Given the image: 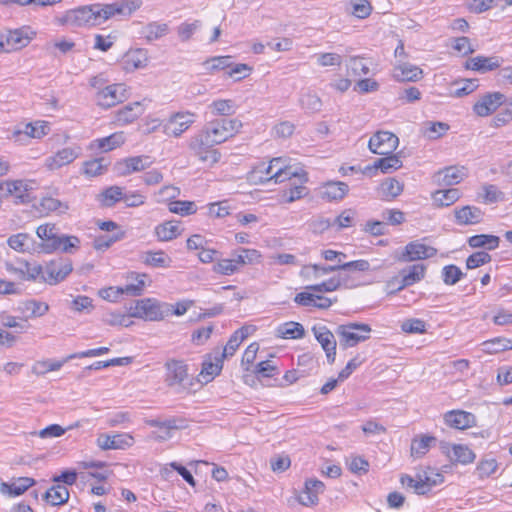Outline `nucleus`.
<instances>
[{
  "label": "nucleus",
  "mask_w": 512,
  "mask_h": 512,
  "mask_svg": "<svg viewBox=\"0 0 512 512\" xmlns=\"http://www.w3.org/2000/svg\"><path fill=\"white\" fill-rule=\"evenodd\" d=\"M484 194L483 200L485 203H497L504 200V193L500 191L497 186L493 184H487L483 187Z\"/></svg>",
  "instance_id": "obj_62"
},
{
  "label": "nucleus",
  "mask_w": 512,
  "mask_h": 512,
  "mask_svg": "<svg viewBox=\"0 0 512 512\" xmlns=\"http://www.w3.org/2000/svg\"><path fill=\"white\" fill-rule=\"evenodd\" d=\"M467 175L465 167L450 166L436 173V182L441 186H452L460 183Z\"/></svg>",
  "instance_id": "obj_20"
},
{
  "label": "nucleus",
  "mask_w": 512,
  "mask_h": 512,
  "mask_svg": "<svg viewBox=\"0 0 512 512\" xmlns=\"http://www.w3.org/2000/svg\"><path fill=\"white\" fill-rule=\"evenodd\" d=\"M491 261V255L484 251H479L471 254L466 260V267L468 269L478 268Z\"/></svg>",
  "instance_id": "obj_63"
},
{
  "label": "nucleus",
  "mask_w": 512,
  "mask_h": 512,
  "mask_svg": "<svg viewBox=\"0 0 512 512\" xmlns=\"http://www.w3.org/2000/svg\"><path fill=\"white\" fill-rule=\"evenodd\" d=\"M461 197V193L457 188H449L445 190H437L433 193V199L439 206H450Z\"/></svg>",
  "instance_id": "obj_42"
},
{
  "label": "nucleus",
  "mask_w": 512,
  "mask_h": 512,
  "mask_svg": "<svg viewBox=\"0 0 512 512\" xmlns=\"http://www.w3.org/2000/svg\"><path fill=\"white\" fill-rule=\"evenodd\" d=\"M436 441V437L430 435L415 437L411 442V455L417 458L424 456L429 451L431 445H434Z\"/></svg>",
  "instance_id": "obj_32"
},
{
  "label": "nucleus",
  "mask_w": 512,
  "mask_h": 512,
  "mask_svg": "<svg viewBox=\"0 0 512 512\" xmlns=\"http://www.w3.org/2000/svg\"><path fill=\"white\" fill-rule=\"evenodd\" d=\"M123 84H113L105 87L97 95L98 104L104 108H110L125 98Z\"/></svg>",
  "instance_id": "obj_15"
},
{
  "label": "nucleus",
  "mask_w": 512,
  "mask_h": 512,
  "mask_svg": "<svg viewBox=\"0 0 512 512\" xmlns=\"http://www.w3.org/2000/svg\"><path fill=\"white\" fill-rule=\"evenodd\" d=\"M5 36L8 50H18L27 46L30 41V37L22 29L9 31Z\"/></svg>",
  "instance_id": "obj_37"
},
{
  "label": "nucleus",
  "mask_w": 512,
  "mask_h": 512,
  "mask_svg": "<svg viewBox=\"0 0 512 512\" xmlns=\"http://www.w3.org/2000/svg\"><path fill=\"white\" fill-rule=\"evenodd\" d=\"M371 331L370 325L357 322L342 324L336 328L340 346L343 348L354 347L358 343L368 340Z\"/></svg>",
  "instance_id": "obj_5"
},
{
  "label": "nucleus",
  "mask_w": 512,
  "mask_h": 512,
  "mask_svg": "<svg viewBox=\"0 0 512 512\" xmlns=\"http://www.w3.org/2000/svg\"><path fill=\"white\" fill-rule=\"evenodd\" d=\"M400 482L402 485L414 489L415 493L419 495H424L427 493V485L428 482L424 481L421 476L418 477V480H415L411 476L405 474L401 476Z\"/></svg>",
  "instance_id": "obj_55"
},
{
  "label": "nucleus",
  "mask_w": 512,
  "mask_h": 512,
  "mask_svg": "<svg viewBox=\"0 0 512 512\" xmlns=\"http://www.w3.org/2000/svg\"><path fill=\"white\" fill-rule=\"evenodd\" d=\"M125 142V136L123 132L113 133L108 137H104L101 139H96L91 144L92 148L100 149L104 152L111 151L119 146H121Z\"/></svg>",
  "instance_id": "obj_31"
},
{
  "label": "nucleus",
  "mask_w": 512,
  "mask_h": 512,
  "mask_svg": "<svg viewBox=\"0 0 512 512\" xmlns=\"http://www.w3.org/2000/svg\"><path fill=\"white\" fill-rule=\"evenodd\" d=\"M128 313L133 318L146 321H160L170 313V308L154 298H144L135 300L128 308Z\"/></svg>",
  "instance_id": "obj_4"
},
{
  "label": "nucleus",
  "mask_w": 512,
  "mask_h": 512,
  "mask_svg": "<svg viewBox=\"0 0 512 512\" xmlns=\"http://www.w3.org/2000/svg\"><path fill=\"white\" fill-rule=\"evenodd\" d=\"M41 210L49 213L54 211H59L60 213H65L68 210V204L61 202L60 200L47 196L43 197L40 201Z\"/></svg>",
  "instance_id": "obj_53"
},
{
  "label": "nucleus",
  "mask_w": 512,
  "mask_h": 512,
  "mask_svg": "<svg viewBox=\"0 0 512 512\" xmlns=\"http://www.w3.org/2000/svg\"><path fill=\"white\" fill-rule=\"evenodd\" d=\"M239 270L237 264L234 262V256L230 259L219 260L213 267V271L223 275H232Z\"/></svg>",
  "instance_id": "obj_61"
},
{
  "label": "nucleus",
  "mask_w": 512,
  "mask_h": 512,
  "mask_svg": "<svg viewBox=\"0 0 512 512\" xmlns=\"http://www.w3.org/2000/svg\"><path fill=\"white\" fill-rule=\"evenodd\" d=\"M467 242L471 248H485L487 250H494L498 248L500 238L495 235L479 234L469 237Z\"/></svg>",
  "instance_id": "obj_33"
},
{
  "label": "nucleus",
  "mask_w": 512,
  "mask_h": 512,
  "mask_svg": "<svg viewBox=\"0 0 512 512\" xmlns=\"http://www.w3.org/2000/svg\"><path fill=\"white\" fill-rule=\"evenodd\" d=\"M277 336L281 338L300 339L305 335L304 327L298 322H286L277 328Z\"/></svg>",
  "instance_id": "obj_36"
},
{
  "label": "nucleus",
  "mask_w": 512,
  "mask_h": 512,
  "mask_svg": "<svg viewBox=\"0 0 512 512\" xmlns=\"http://www.w3.org/2000/svg\"><path fill=\"white\" fill-rule=\"evenodd\" d=\"M18 310L26 316V318H35L45 315L49 310V305L35 299L25 300L20 303Z\"/></svg>",
  "instance_id": "obj_27"
},
{
  "label": "nucleus",
  "mask_w": 512,
  "mask_h": 512,
  "mask_svg": "<svg viewBox=\"0 0 512 512\" xmlns=\"http://www.w3.org/2000/svg\"><path fill=\"white\" fill-rule=\"evenodd\" d=\"M142 113V107L139 102H135L133 104H129L125 106L123 109L118 111V120L129 123L135 120Z\"/></svg>",
  "instance_id": "obj_52"
},
{
  "label": "nucleus",
  "mask_w": 512,
  "mask_h": 512,
  "mask_svg": "<svg viewBox=\"0 0 512 512\" xmlns=\"http://www.w3.org/2000/svg\"><path fill=\"white\" fill-rule=\"evenodd\" d=\"M124 237V232L120 231L111 236L108 235H100L96 237L93 241V247L96 250H105L108 249L113 243L121 240Z\"/></svg>",
  "instance_id": "obj_56"
},
{
  "label": "nucleus",
  "mask_w": 512,
  "mask_h": 512,
  "mask_svg": "<svg viewBox=\"0 0 512 512\" xmlns=\"http://www.w3.org/2000/svg\"><path fill=\"white\" fill-rule=\"evenodd\" d=\"M67 361L68 360H66V359H64L63 361H51V360L37 361L32 366V373L37 376H41L50 371H57Z\"/></svg>",
  "instance_id": "obj_51"
},
{
  "label": "nucleus",
  "mask_w": 512,
  "mask_h": 512,
  "mask_svg": "<svg viewBox=\"0 0 512 512\" xmlns=\"http://www.w3.org/2000/svg\"><path fill=\"white\" fill-rule=\"evenodd\" d=\"M1 190H6L7 195L14 196L20 203L30 202L29 188L22 180L7 181L0 185Z\"/></svg>",
  "instance_id": "obj_26"
},
{
  "label": "nucleus",
  "mask_w": 512,
  "mask_h": 512,
  "mask_svg": "<svg viewBox=\"0 0 512 512\" xmlns=\"http://www.w3.org/2000/svg\"><path fill=\"white\" fill-rule=\"evenodd\" d=\"M242 127V122L238 119H214L205 124V126L195 135H193V148L199 150L202 145L215 146L221 144L237 134Z\"/></svg>",
  "instance_id": "obj_2"
},
{
  "label": "nucleus",
  "mask_w": 512,
  "mask_h": 512,
  "mask_svg": "<svg viewBox=\"0 0 512 512\" xmlns=\"http://www.w3.org/2000/svg\"><path fill=\"white\" fill-rule=\"evenodd\" d=\"M386 157L377 159L372 167H367V170L380 169L383 173H388L390 170H397L402 167V161L395 154L385 155Z\"/></svg>",
  "instance_id": "obj_38"
},
{
  "label": "nucleus",
  "mask_w": 512,
  "mask_h": 512,
  "mask_svg": "<svg viewBox=\"0 0 512 512\" xmlns=\"http://www.w3.org/2000/svg\"><path fill=\"white\" fill-rule=\"evenodd\" d=\"M152 164L149 156H135L124 159L118 163L119 173L123 176H127L133 172L142 171L148 168Z\"/></svg>",
  "instance_id": "obj_22"
},
{
  "label": "nucleus",
  "mask_w": 512,
  "mask_h": 512,
  "mask_svg": "<svg viewBox=\"0 0 512 512\" xmlns=\"http://www.w3.org/2000/svg\"><path fill=\"white\" fill-rule=\"evenodd\" d=\"M455 221L460 226L476 225L483 221L484 212L476 206L466 205L454 210Z\"/></svg>",
  "instance_id": "obj_16"
},
{
  "label": "nucleus",
  "mask_w": 512,
  "mask_h": 512,
  "mask_svg": "<svg viewBox=\"0 0 512 512\" xmlns=\"http://www.w3.org/2000/svg\"><path fill=\"white\" fill-rule=\"evenodd\" d=\"M194 117L195 115L190 112L175 113L170 117L166 125V131L168 134L178 137L194 123Z\"/></svg>",
  "instance_id": "obj_14"
},
{
  "label": "nucleus",
  "mask_w": 512,
  "mask_h": 512,
  "mask_svg": "<svg viewBox=\"0 0 512 512\" xmlns=\"http://www.w3.org/2000/svg\"><path fill=\"white\" fill-rule=\"evenodd\" d=\"M349 188L348 185L341 181H330L323 186L321 196L329 201L343 199Z\"/></svg>",
  "instance_id": "obj_29"
},
{
  "label": "nucleus",
  "mask_w": 512,
  "mask_h": 512,
  "mask_svg": "<svg viewBox=\"0 0 512 512\" xmlns=\"http://www.w3.org/2000/svg\"><path fill=\"white\" fill-rule=\"evenodd\" d=\"M399 145L398 137L392 132L378 131L369 140V150L378 155L392 154Z\"/></svg>",
  "instance_id": "obj_7"
},
{
  "label": "nucleus",
  "mask_w": 512,
  "mask_h": 512,
  "mask_svg": "<svg viewBox=\"0 0 512 512\" xmlns=\"http://www.w3.org/2000/svg\"><path fill=\"white\" fill-rule=\"evenodd\" d=\"M178 222L165 221L155 227V235L159 241H170L180 235Z\"/></svg>",
  "instance_id": "obj_34"
},
{
  "label": "nucleus",
  "mask_w": 512,
  "mask_h": 512,
  "mask_svg": "<svg viewBox=\"0 0 512 512\" xmlns=\"http://www.w3.org/2000/svg\"><path fill=\"white\" fill-rule=\"evenodd\" d=\"M475 420L474 414L463 410H452L444 415V421L448 426L460 430L471 427Z\"/></svg>",
  "instance_id": "obj_21"
},
{
  "label": "nucleus",
  "mask_w": 512,
  "mask_h": 512,
  "mask_svg": "<svg viewBox=\"0 0 512 512\" xmlns=\"http://www.w3.org/2000/svg\"><path fill=\"white\" fill-rule=\"evenodd\" d=\"M7 244L17 252H28L32 247L33 239L27 233H18L10 236Z\"/></svg>",
  "instance_id": "obj_40"
},
{
  "label": "nucleus",
  "mask_w": 512,
  "mask_h": 512,
  "mask_svg": "<svg viewBox=\"0 0 512 512\" xmlns=\"http://www.w3.org/2000/svg\"><path fill=\"white\" fill-rule=\"evenodd\" d=\"M58 233L59 232L55 224H44L38 226V228L36 229V234L42 240L40 247L43 252H47L49 248L48 244H50L54 240L55 236Z\"/></svg>",
  "instance_id": "obj_43"
},
{
  "label": "nucleus",
  "mask_w": 512,
  "mask_h": 512,
  "mask_svg": "<svg viewBox=\"0 0 512 512\" xmlns=\"http://www.w3.org/2000/svg\"><path fill=\"white\" fill-rule=\"evenodd\" d=\"M137 0H120L110 4H92L81 6L66 12L63 22L74 26H97L116 15H131L140 8Z\"/></svg>",
  "instance_id": "obj_1"
},
{
  "label": "nucleus",
  "mask_w": 512,
  "mask_h": 512,
  "mask_svg": "<svg viewBox=\"0 0 512 512\" xmlns=\"http://www.w3.org/2000/svg\"><path fill=\"white\" fill-rule=\"evenodd\" d=\"M347 281L346 277L335 276L320 284L307 286L306 289L313 292H333L339 289Z\"/></svg>",
  "instance_id": "obj_41"
},
{
  "label": "nucleus",
  "mask_w": 512,
  "mask_h": 512,
  "mask_svg": "<svg viewBox=\"0 0 512 512\" xmlns=\"http://www.w3.org/2000/svg\"><path fill=\"white\" fill-rule=\"evenodd\" d=\"M225 355H220V350L216 349L213 353L207 354L202 363V369L200 371V377L208 383L214 379L215 376L219 375L223 368V361Z\"/></svg>",
  "instance_id": "obj_11"
},
{
  "label": "nucleus",
  "mask_w": 512,
  "mask_h": 512,
  "mask_svg": "<svg viewBox=\"0 0 512 512\" xmlns=\"http://www.w3.org/2000/svg\"><path fill=\"white\" fill-rule=\"evenodd\" d=\"M165 385L175 394L188 393L192 378L188 373V365L183 360L170 359L165 365Z\"/></svg>",
  "instance_id": "obj_3"
},
{
  "label": "nucleus",
  "mask_w": 512,
  "mask_h": 512,
  "mask_svg": "<svg viewBox=\"0 0 512 512\" xmlns=\"http://www.w3.org/2000/svg\"><path fill=\"white\" fill-rule=\"evenodd\" d=\"M425 274V266L424 265H413L409 268L407 274L403 275L402 283L397 288V291L404 289L406 286H410L415 282L420 281Z\"/></svg>",
  "instance_id": "obj_49"
},
{
  "label": "nucleus",
  "mask_w": 512,
  "mask_h": 512,
  "mask_svg": "<svg viewBox=\"0 0 512 512\" xmlns=\"http://www.w3.org/2000/svg\"><path fill=\"white\" fill-rule=\"evenodd\" d=\"M188 147L201 162H210V166L218 163L221 158V153L217 149H213L214 146L202 145L199 150L193 148V136L189 140Z\"/></svg>",
  "instance_id": "obj_30"
},
{
  "label": "nucleus",
  "mask_w": 512,
  "mask_h": 512,
  "mask_svg": "<svg viewBox=\"0 0 512 512\" xmlns=\"http://www.w3.org/2000/svg\"><path fill=\"white\" fill-rule=\"evenodd\" d=\"M123 193V189L119 186L106 188L99 196L102 206H114L117 202L122 201Z\"/></svg>",
  "instance_id": "obj_45"
},
{
  "label": "nucleus",
  "mask_w": 512,
  "mask_h": 512,
  "mask_svg": "<svg viewBox=\"0 0 512 512\" xmlns=\"http://www.w3.org/2000/svg\"><path fill=\"white\" fill-rule=\"evenodd\" d=\"M168 32V26L165 23L159 24L156 22L149 23L145 27V37L148 41H153L161 38Z\"/></svg>",
  "instance_id": "obj_59"
},
{
  "label": "nucleus",
  "mask_w": 512,
  "mask_h": 512,
  "mask_svg": "<svg viewBox=\"0 0 512 512\" xmlns=\"http://www.w3.org/2000/svg\"><path fill=\"white\" fill-rule=\"evenodd\" d=\"M498 462L495 458H483L477 465L476 471L480 478L489 477L496 472Z\"/></svg>",
  "instance_id": "obj_58"
},
{
  "label": "nucleus",
  "mask_w": 512,
  "mask_h": 512,
  "mask_svg": "<svg viewBox=\"0 0 512 512\" xmlns=\"http://www.w3.org/2000/svg\"><path fill=\"white\" fill-rule=\"evenodd\" d=\"M196 210V205L192 201L177 200L169 203V211L182 216L194 214Z\"/></svg>",
  "instance_id": "obj_54"
},
{
  "label": "nucleus",
  "mask_w": 512,
  "mask_h": 512,
  "mask_svg": "<svg viewBox=\"0 0 512 512\" xmlns=\"http://www.w3.org/2000/svg\"><path fill=\"white\" fill-rule=\"evenodd\" d=\"M69 496V491L65 485L54 484L45 492L43 498L52 506H60L68 502Z\"/></svg>",
  "instance_id": "obj_28"
},
{
  "label": "nucleus",
  "mask_w": 512,
  "mask_h": 512,
  "mask_svg": "<svg viewBox=\"0 0 512 512\" xmlns=\"http://www.w3.org/2000/svg\"><path fill=\"white\" fill-rule=\"evenodd\" d=\"M211 113L215 116H230L235 113L234 102L230 99H219L209 105Z\"/></svg>",
  "instance_id": "obj_47"
},
{
  "label": "nucleus",
  "mask_w": 512,
  "mask_h": 512,
  "mask_svg": "<svg viewBox=\"0 0 512 512\" xmlns=\"http://www.w3.org/2000/svg\"><path fill=\"white\" fill-rule=\"evenodd\" d=\"M302 108L309 110L310 112H318L321 110L322 101L316 94H305L300 99Z\"/></svg>",
  "instance_id": "obj_64"
},
{
  "label": "nucleus",
  "mask_w": 512,
  "mask_h": 512,
  "mask_svg": "<svg viewBox=\"0 0 512 512\" xmlns=\"http://www.w3.org/2000/svg\"><path fill=\"white\" fill-rule=\"evenodd\" d=\"M133 437L129 434H100L97 438V445L102 450L125 449L131 446Z\"/></svg>",
  "instance_id": "obj_19"
},
{
  "label": "nucleus",
  "mask_w": 512,
  "mask_h": 512,
  "mask_svg": "<svg viewBox=\"0 0 512 512\" xmlns=\"http://www.w3.org/2000/svg\"><path fill=\"white\" fill-rule=\"evenodd\" d=\"M403 183L395 178H388L381 184L382 195L387 199H394L403 191Z\"/></svg>",
  "instance_id": "obj_50"
},
{
  "label": "nucleus",
  "mask_w": 512,
  "mask_h": 512,
  "mask_svg": "<svg viewBox=\"0 0 512 512\" xmlns=\"http://www.w3.org/2000/svg\"><path fill=\"white\" fill-rule=\"evenodd\" d=\"M506 102V96L501 92H489L484 94L474 105L473 111L480 117H486L495 112Z\"/></svg>",
  "instance_id": "obj_8"
},
{
  "label": "nucleus",
  "mask_w": 512,
  "mask_h": 512,
  "mask_svg": "<svg viewBox=\"0 0 512 512\" xmlns=\"http://www.w3.org/2000/svg\"><path fill=\"white\" fill-rule=\"evenodd\" d=\"M73 270L72 262L67 258H57L48 262L45 266V274L42 280L50 285L63 281Z\"/></svg>",
  "instance_id": "obj_6"
},
{
  "label": "nucleus",
  "mask_w": 512,
  "mask_h": 512,
  "mask_svg": "<svg viewBox=\"0 0 512 512\" xmlns=\"http://www.w3.org/2000/svg\"><path fill=\"white\" fill-rule=\"evenodd\" d=\"M475 458L476 454L467 445H452V456H450L451 462L467 465L473 463Z\"/></svg>",
  "instance_id": "obj_35"
},
{
  "label": "nucleus",
  "mask_w": 512,
  "mask_h": 512,
  "mask_svg": "<svg viewBox=\"0 0 512 512\" xmlns=\"http://www.w3.org/2000/svg\"><path fill=\"white\" fill-rule=\"evenodd\" d=\"M312 332L325 351L328 363H334L337 346L334 334L324 325H314Z\"/></svg>",
  "instance_id": "obj_10"
},
{
  "label": "nucleus",
  "mask_w": 512,
  "mask_h": 512,
  "mask_svg": "<svg viewBox=\"0 0 512 512\" xmlns=\"http://www.w3.org/2000/svg\"><path fill=\"white\" fill-rule=\"evenodd\" d=\"M80 239L75 235H66L58 233L54 240L48 244L46 253L61 252L73 254L80 248Z\"/></svg>",
  "instance_id": "obj_13"
},
{
  "label": "nucleus",
  "mask_w": 512,
  "mask_h": 512,
  "mask_svg": "<svg viewBox=\"0 0 512 512\" xmlns=\"http://www.w3.org/2000/svg\"><path fill=\"white\" fill-rule=\"evenodd\" d=\"M109 162L104 158H95L90 161H86L83 163V173L88 177H95L103 174Z\"/></svg>",
  "instance_id": "obj_44"
},
{
  "label": "nucleus",
  "mask_w": 512,
  "mask_h": 512,
  "mask_svg": "<svg viewBox=\"0 0 512 512\" xmlns=\"http://www.w3.org/2000/svg\"><path fill=\"white\" fill-rule=\"evenodd\" d=\"M423 71L421 68L409 63L399 64L394 68L393 78L399 82L411 81L416 82L422 78Z\"/></svg>",
  "instance_id": "obj_25"
},
{
  "label": "nucleus",
  "mask_w": 512,
  "mask_h": 512,
  "mask_svg": "<svg viewBox=\"0 0 512 512\" xmlns=\"http://www.w3.org/2000/svg\"><path fill=\"white\" fill-rule=\"evenodd\" d=\"M80 154L81 148L78 146L63 148L59 150L54 156L47 158L46 166L50 170L59 169L62 166L72 163L80 156Z\"/></svg>",
  "instance_id": "obj_17"
},
{
  "label": "nucleus",
  "mask_w": 512,
  "mask_h": 512,
  "mask_svg": "<svg viewBox=\"0 0 512 512\" xmlns=\"http://www.w3.org/2000/svg\"><path fill=\"white\" fill-rule=\"evenodd\" d=\"M35 484V480L30 477H19L13 483L1 482L0 492L9 497H16L24 494Z\"/></svg>",
  "instance_id": "obj_23"
},
{
  "label": "nucleus",
  "mask_w": 512,
  "mask_h": 512,
  "mask_svg": "<svg viewBox=\"0 0 512 512\" xmlns=\"http://www.w3.org/2000/svg\"><path fill=\"white\" fill-rule=\"evenodd\" d=\"M483 351L489 354L499 353L512 349V341L503 337H497L482 343Z\"/></svg>",
  "instance_id": "obj_46"
},
{
  "label": "nucleus",
  "mask_w": 512,
  "mask_h": 512,
  "mask_svg": "<svg viewBox=\"0 0 512 512\" xmlns=\"http://www.w3.org/2000/svg\"><path fill=\"white\" fill-rule=\"evenodd\" d=\"M463 275L461 269L453 264L445 266L442 270L443 281L446 285L456 284Z\"/></svg>",
  "instance_id": "obj_57"
},
{
  "label": "nucleus",
  "mask_w": 512,
  "mask_h": 512,
  "mask_svg": "<svg viewBox=\"0 0 512 512\" xmlns=\"http://www.w3.org/2000/svg\"><path fill=\"white\" fill-rule=\"evenodd\" d=\"M325 485L317 479H308L305 481L304 490L298 496V501L304 506H313L318 503V494L323 493Z\"/></svg>",
  "instance_id": "obj_18"
},
{
  "label": "nucleus",
  "mask_w": 512,
  "mask_h": 512,
  "mask_svg": "<svg viewBox=\"0 0 512 512\" xmlns=\"http://www.w3.org/2000/svg\"><path fill=\"white\" fill-rule=\"evenodd\" d=\"M502 60L499 57H485V56H477L474 58H470L466 64V69H471L478 72H488L495 70L501 66Z\"/></svg>",
  "instance_id": "obj_24"
},
{
  "label": "nucleus",
  "mask_w": 512,
  "mask_h": 512,
  "mask_svg": "<svg viewBox=\"0 0 512 512\" xmlns=\"http://www.w3.org/2000/svg\"><path fill=\"white\" fill-rule=\"evenodd\" d=\"M232 57L231 56H217L210 58L204 62V66L206 69L214 71V70H224L232 66Z\"/></svg>",
  "instance_id": "obj_60"
},
{
  "label": "nucleus",
  "mask_w": 512,
  "mask_h": 512,
  "mask_svg": "<svg viewBox=\"0 0 512 512\" xmlns=\"http://www.w3.org/2000/svg\"><path fill=\"white\" fill-rule=\"evenodd\" d=\"M276 171L270 177H259V183H266L270 180H274L275 183H282L285 180H289L293 177L299 178L301 183L308 181L307 173L302 169L293 168L290 165L285 164V160L277 164L274 168Z\"/></svg>",
  "instance_id": "obj_9"
},
{
  "label": "nucleus",
  "mask_w": 512,
  "mask_h": 512,
  "mask_svg": "<svg viewBox=\"0 0 512 512\" xmlns=\"http://www.w3.org/2000/svg\"><path fill=\"white\" fill-rule=\"evenodd\" d=\"M239 252L240 253L238 254H233L234 262L237 264L238 267L245 264H253L260 262L261 254L256 249L241 248Z\"/></svg>",
  "instance_id": "obj_48"
},
{
  "label": "nucleus",
  "mask_w": 512,
  "mask_h": 512,
  "mask_svg": "<svg viewBox=\"0 0 512 512\" xmlns=\"http://www.w3.org/2000/svg\"><path fill=\"white\" fill-rule=\"evenodd\" d=\"M143 262L152 267L166 268L171 266V258L162 250L148 251L143 256Z\"/></svg>",
  "instance_id": "obj_39"
},
{
  "label": "nucleus",
  "mask_w": 512,
  "mask_h": 512,
  "mask_svg": "<svg viewBox=\"0 0 512 512\" xmlns=\"http://www.w3.org/2000/svg\"><path fill=\"white\" fill-rule=\"evenodd\" d=\"M437 254V249L420 243L419 241H412L405 246V251L399 258L401 261H415L421 259H428Z\"/></svg>",
  "instance_id": "obj_12"
}]
</instances>
